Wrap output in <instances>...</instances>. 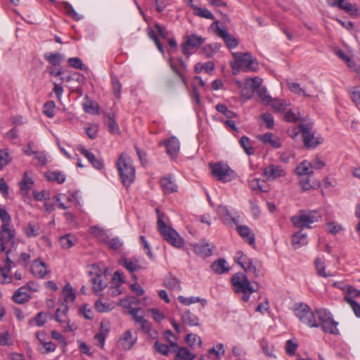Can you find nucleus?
Here are the masks:
<instances>
[{
    "label": "nucleus",
    "mask_w": 360,
    "mask_h": 360,
    "mask_svg": "<svg viewBox=\"0 0 360 360\" xmlns=\"http://www.w3.org/2000/svg\"><path fill=\"white\" fill-rule=\"evenodd\" d=\"M158 217L157 226L158 231L163 238L175 248H181L184 245V239L170 226L167 225L169 219L159 208L155 209Z\"/></svg>",
    "instance_id": "f257e3e1"
},
{
    "label": "nucleus",
    "mask_w": 360,
    "mask_h": 360,
    "mask_svg": "<svg viewBox=\"0 0 360 360\" xmlns=\"http://www.w3.org/2000/svg\"><path fill=\"white\" fill-rule=\"evenodd\" d=\"M117 167L123 185L128 188L135 179L133 160L127 155L122 153L117 161Z\"/></svg>",
    "instance_id": "f03ea898"
},
{
    "label": "nucleus",
    "mask_w": 360,
    "mask_h": 360,
    "mask_svg": "<svg viewBox=\"0 0 360 360\" xmlns=\"http://www.w3.org/2000/svg\"><path fill=\"white\" fill-rule=\"evenodd\" d=\"M321 217L317 210H300L296 215L291 217V222L296 228L311 229V224L319 221Z\"/></svg>",
    "instance_id": "7ed1b4c3"
},
{
    "label": "nucleus",
    "mask_w": 360,
    "mask_h": 360,
    "mask_svg": "<svg viewBox=\"0 0 360 360\" xmlns=\"http://www.w3.org/2000/svg\"><path fill=\"white\" fill-rule=\"evenodd\" d=\"M234 61L231 63V66L233 70V74L240 68H245L248 70L257 71L258 70V64L256 60L249 53L235 52L232 53Z\"/></svg>",
    "instance_id": "20e7f679"
},
{
    "label": "nucleus",
    "mask_w": 360,
    "mask_h": 360,
    "mask_svg": "<svg viewBox=\"0 0 360 360\" xmlns=\"http://www.w3.org/2000/svg\"><path fill=\"white\" fill-rule=\"evenodd\" d=\"M209 166L212 176L219 181L227 183L236 177V172L226 163L217 162L210 163Z\"/></svg>",
    "instance_id": "39448f33"
},
{
    "label": "nucleus",
    "mask_w": 360,
    "mask_h": 360,
    "mask_svg": "<svg viewBox=\"0 0 360 360\" xmlns=\"http://www.w3.org/2000/svg\"><path fill=\"white\" fill-rule=\"evenodd\" d=\"M312 126L311 122H302L299 124V132L302 134L304 145L307 148H314L323 142L321 136H316L312 132Z\"/></svg>",
    "instance_id": "423d86ee"
},
{
    "label": "nucleus",
    "mask_w": 360,
    "mask_h": 360,
    "mask_svg": "<svg viewBox=\"0 0 360 360\" xmlns=\"http://www.w3.org/2000/svg\"><path fill=\"white\" fill-rule=\"evenodd\" d=\"M294 314L303 323L310 328H319V324L317 322L315 314L311 308L304 303H300L295 305Z\"/></svg>",
    "instance_id": "0eeeda50"
},
{
    "label": "nucleus",
    "mask_w": 360,
    "mask_h": 360,
    "mask_svg": "<svg viewBox=\"0 0 360 360\" xmlns=\"http://www.w3.org/2000/svg\"><path fill=\"white\" fill-rule=\"evenodd\" d=\"M235 261L247 272L252 274L255 277L262 275V271L259 269L257 262L253 259L245 256L242 251H238L235 257Z\"/></svg>",
    "instance_id": "6e6552de"
},
{
    "label": "nucleus",
    "mask_w": 360,
    "mask_h": 360,
    "mask_svg": "<svg viewBox=\"0 0 360 360\" xmlns=\"http://www.w3.org/2000/svg\"><path fill=\"white\" fill-rule=\"evenodd\" d=\"M15 231L10 224H2L0 229V252L6 251V246L13 248L15 243Z\"/></svg>",
    "instance_id": "1a4fd4ad"
},
{
    "label": "nucleus",
    "mask_w": 360,
    "mask_h": 360,
    "mask_svg": "<svg viewBox=\"0 0 360 360\" xmlns=\"http://www.w3.org/2000/svg\"><path fill=\"white\" fill-rule=\"evenodd\" d=\"M231 283L237 293H253L255 291L248 277L243 273L235 274L231 278Z\"/></svg>",
    "instance_id": "9d476101"
},
{
    "label": "nucleus",
    "mask_w": 360,
    "mask_h": 360,
    "mask_svg": "<svg viewBox=\"0 0 360 360\" xmlns=\"http://www.w3.org/2000/svg\"><path fill=\"white\" fill-rule=\"evenodd\" d=\"M205 39L201 36L197 34L188 35L184 38V42L181 44L182 53L189 57L191 55V50L198 49L205 42Z\"/></svg>",
    "instance_id": "9b49d317"
},
{
    "label": "nucleus",
    "mask_w": 360,
    "mask_h": 360,
    "mask_svg": "<svg viewBox=\"0 0 360 360\" xmlns=\"http://www.w3.org/2000/svg\"><path fill=\"white\" fill-rule=\"evenodd\" d=\"M155 30H153L150 27H148L147 29L148 35L149 38L151 40H153V41L154 42V44L156 46L157 49H158V51L162 54H164V53H165L164 47H163L162 43L160 42L158 34L163 39H167L169 36V32L165 27L161 26L158 23H156L155 25Z\"/></svg>",
    "instance_id": "f8f14e48"
},
{
    "label": "nucleus",
    "mask_w": 360,
    "mask_h": 360,
    "mask_svg": "<svg viewBox=\"0 0 360 360\" xmlns=\"http://www.w3.org/2000/svg\"><path fill=\"white\" fill-rule=\"evenodd\" d=\"M211 27L214 33L224 40L229 49L237 47L238 45V40L233 35L230 34L226 30L219 27V21L215 20L213 22Z\"/></svg>",
    "instance_id": "ddd939ff"
},
{
    "label": "nucleus",
    "mask_w": 360,
    "mask_h": 360,
    "mask_svg": "<svg viewBox=\"0 0 360 360\" xmlns=\"http://www.w3.org/2000/svg\"><path fill=\"white\" fill-rule=\"evenodd\" d=\"M68 307L64 303H62L61 306L58 307L55 314L56 321L60 323H67L64 330L65 331H73L76 327L74 324L70 323V320L68 317Z\"/></svg>",
    "instance_id": "4468645a"
},
{
    "label": "nucleus",
    "mask_w": 360,
    "mask_h": 360,
    "mask_svg": "<svg viewBox=\"0 0 360 360\" xmlns=\"http://www.w3.org/2000/svg\"><path fill=\"white\" fill-rule=\"evenodd\" d=\"M263 174L268 181H274L285 175V172L281 165L271 164L264 169Z\"/></svg>",
    "instance_id": "2eb2a0df"
},
{
    "label": "nucleus",
    "mask_w": 360,
    "mask_h": 360,
    "mask_svg": "<svg viewBox=\"0 0 360 360\" xmlns=\"http://www.w3.org/2000/svg\"><path fill=\"white\" fill-rule=\"evenodd\" d=\"M170 347L176 354L174 360H193L195 358V355L191 353L188 348L179 347L174 341H170Z\"/></svg>",
    "instance_id": "dca6fc26"
},
{
    "label": "nucleus",
    "mask_w": 360,
    "mask_h": 360,
    "mask_svg": "<svg viewBox=\"0 0 360 360\" xmlns=\"http://www.w3.org/2000/svg\"><path fill=\"white\" fill-rule=\"evenodd\" d=\"M30 271L34 276L39 278H44L48 273L46 264L39 257L34 258L32 260L30 264Z\"/></svg>",
    "instance_id": "f3484780"
},
{
    "label": "nucleus",
    "mask_w": 360,
    "mask_h": 360,
    "mask_svg": "<svg viewBox=\"0 0 360 360\" xmlns=\"http://www.w3.org/2000/svg\"><path fill=\"white\" fill-rule=\"evenodd\" d=\"M134 344L132 331L127 329L120 336L117 342V347L122 350H129L133 347Z\"/></svg>",
    "instance_id": "a211bd4d"
},
{
    "label": "nucleus",
    "mask_w": 360,
    "mask_h": 360,
    "mask_svg": "<svg viewBox=\"0 0 360 360\" xmlns=\"http://www.w3.org/2000/svg\"><path fill=\"white\" fill-rule=\"evenodd\" d=\"M124 282L125 280L124 278L123 274L119 271H115L112 278V283L113 285L108 290L109 295L113 297L120 295L122 293L120 285Z\"/></svg>",
    "instance_id": "6ab92c4d"
},
{
    "label": "nucleus",
    "mask_w": 360,
    "mask_h": 360,
    "mask_svg": "<svg viewBox=\"0 0 360 360\" xmlns=\"http://www.w3.org/2000/svg\"><path fill=\"white\" fill-rule=\"evenodd\" d=\"M173 58H170L169 59V65L173 72L179 77L181 82L184 84L186 89H188V79L186 75L184 74V71L187 70V65L185 62L181 58H178V62L180 65L181 70H179L177 67L174 65L172 62Z\"/></svg>",
    "instance_id": "aec40b11"
},
{
    "label": "nucleus",
    "mask_w": 360,
    "mask_h": 360,
    "mask_svg": "<svg viewBox=\"0 0 360 360\" xmlns=\"http://www.w3.org/2000/svg\"><path fill=\"white\" fill-rule=\"evenodd\" d=\"M257 139L264 144L269 145L274 149L279 148L281 146V139L271 132L257 135Z\"/></svg>",
    "instance_id": "412c9836"
},
{
    "label": "nucleus",
    "mask_w": 360,
    "mask_h": 360,
    "mask_svg": "<svg viewBox=\"0 0 360 360\" xmlns=\"http://www.w3.org/2000/svg\"><path fill=\"white\" fill-rule=\"evenodd\" d=\"M217 213L219 217L225 224H238V219L237 216H234L231 214L227 206L220 205L217 207Z\"/></svg>",
    "instance_id": "4be33fe9"
},
{
    "label": "nucleus",
    "mask_w": 360,
    "mask_h": 360,
    "mask_svg": "<svg viewBox=\"0 0 360 360\" xmlns=\"http://www.w3.org/2000/svg\"><path fill=\"white\" fill-rule=\"evenodd\" d=\"M160 184L165 194H170L177 191V186L171 174L162 177L160 180Z\"/></svg>",
    "instance_id": "5701e85b"
},
{
    "label": "nucleus",
    "mask_w": 360,
    "mask_h": 360,
    "mask_svg": "<svg viewBox=\"0 0 360 360\" xmlns=\"http://www.w3.org/2000/svg\"><path fill=\"white\" fill-rule=\"evenodd\" d=\"M262 79L259 77H252L246 79L245 81V89L247 93L242 92V96L246 99L251 98L253 91H258L261 87Z\"/></svg>",
    "instance_id": "b1692460"
},
{
    "label": "nucleus",
    "mask_w": 360,
    "mask_h": 360,
    "mask_svg": "<svg viewBox=\"0 0 360 360\" xmlns=\"http://www.w3.org/2000/svg\"><path fill=\"white\" fill-rule=\"evenodd\" d=\"M181 319L182 323L190 327L200 326V318L191 312L190 310H186L181 314Z\"/></svg>",
    "instance_id": "393cba45"
},
{
    "label": "nucleus",
    "mask_w": 360,
    "mask_h": 360,
    "mask_svg": "<svg viewBox=\"0 0 360 360\" xmlns=\"http://www.w3.org/2000/svg\"><path fill=\"white\" fill-rule=\"evenodd\" d=\"M213 246L205 240L193 245L194 252L200 257H209L212 255Z\"/></svg>",
    "instance_id": "a878e982"
},
{
    "label": "nucleus",
    "mask_w": 360,
    "mask_h": 360,
    "mask_svg": "<svg viewBox=\"0 0 360 360\" xmlns=\"http://www.w3.org/2000/svg\"><path fill=\"white\" fill-rule=\"evenodd\" d=\"M120 305L124 309V311L131 315L132 319L135 320V297L127 296L120 301Z\"/></svg>",
    "instance_id": "bb28decb"
},
{
    "label": "nucleus",
    "mask_w": 360,
    "mask_h": 360,
    "mask_svg": "<svg viewBox=\"0 0 360 360\" xmlns=\"http://www.w3.org/2000/svg\"><path fill=\"white\" fill-rule=\"evenodd\" d=\"M162 144L165 146L167 153L170 156L175 155L178 153L180 148L179 141L174 136H172L166 141L160 142V145Z\"/></svg>",
    "instance_id": "cd10ccee"
},
{
    "label": "nucleus",
    "mask_w": 360,
    "mask_h": 360,
    "mask_svg": "<svg viewBox=\"0 0 360 360\" xmlns=\"http://www.w3.org/2000/svg\"><path fill=\"white\" fill-rule=\"evenodd\" d=\"M291 243L294 249L306 245L308 243L307 235L302 230H300L292 234Z\"/></svg>",
    "instance_id": "c85d7f7f"
},
{
    "label": "nucleus",
    "mask_w": 360,
    "mask_h": 360,
    "mask_svg": "<svg viewBox=\"0 0 360 360\" xmlns=\"http://www.w3.org/2000/svg\"><path fill=\"white\" fill-rule=\"evenodd\" d=\"M31 298L30 295L27 290L25 286L20 287L13 295V300L18 304H23L30 300Z\"/></svg>",
    "instance_id": "c756f323"
},
{
    "label": "nucleus",
    "mask_w": 360,
    "mask_h": 360,
    "mask_svg": "<svg viewBox=\"0 0 360 360\" xmlns=\"http://www.w3.org/2000/svg\"><path fill=\"white\" fill-rule=\"evenodd\" d=\"M163 285L170 290L180 291L181 290L180 281L171 274L165 278Z\"/></svg>",
    "instance_id": "7c9ffc66"
},
{
    "label": "nucleus",
    "mask_w": 360,
    "mask_h": 360,
    "mask_svg": "<svg viewBox=\"0 0 360 360\" xmlns=\"http://www.w3.org/2000/svg\"><path fill=\"white\" fill-rule=\"evenodd\" d=\"M237 231L238 234L250 245L255 244V235L248 226L238 225Z\"/></svg>",
    "instance_id": "2f4dec72"
},
{
    "label": "nucleus",
    "mask_w": 360,
    "mask_h": 360,
    "mask_svg": "<svg viewBox=\"0 0 360 360\" xmlns=\"http://www.w3.org/2000/svg\"><path fill=\"white\" fill-rule=\"evenodd\" d=\"M24 232L28 238L37 237L40 235L41 229L37 223L30 221L24 228Z\"/></svg>",
    "instance_id": "473e14b6"
},
{
    "label": "nucleus",
    "mask_w": 360,
    "mask_h": 360,
    "mask_svg": "<svg viewBox=\"0 0 360 360\" xmlns=\"http://www.w3.org/2000/svg\"><path fill=\"white\" fill-rule=\"evenodd\" d=\"M45 59L53 66L59 65L65 58V55L60 53L48 52L44 54Z\"/></svg>",
    "instance_id": "72a5a7b5"
},
{
    "label": "nucleus",
    "mask_w": 360,
    "mask_h": 360,
    "mask_svg": "<svg viewBox=\"0 0 360 360\" xmlns=\"http://www.w3.org/2000/svg\"><path fill=\"white\" fill-rule=\"evenodd\" d=\"M103 276L101 274L95 273V276L91 278L92 289L94 292L98 293L106 286V283L103 281Z\"/></svg>",
    "instance_id": "f704fd0d"
},
{
    "label": "nucleus",
    "mask_w": 360,
    "mask_h": 360,
    "mask_svg": "<svg viewBox=\"0 0 360 360\" xmlns=\"http://www.w3.org/2000/svg\"><path fill=\"white\" fill-rule=\"evenodd\" d=\"M338 324V323L331 318L330 320L323 323L322 324H319V327H321L325 333L336 335L339 333V330L337 327Z\"/></svg>",
    "instance_id": "c9c22d12"
},
{
    "label": "nucleus",
    "mask_w": 360,
    "mask_h": 360,
    "mask_svg": "<svg viewBox=\"0 0 360 360\" xmlns=\"http://www.w3.org/2000/svg\"><path fill=\"white\" fill-rule=\"evenodd\" d=\"M259 346L262 352L269 357L276 359V356L274 353V347L272 344L269 342L266 339L262 338L259 341Z\"/></svg>",
    "instance_id": "e433bc0d"
},
{
    "label": "nucleus",
    "mask_w": 360,
    "mask_h": 360,
    "mask_svg": "<svg viewBox=\"0 0 360 360\" xmlns=\"http://www.w3.org/2000/svg\"><path fill=\"white\" fill-rule=\"evenodd\" d=\"M212 270L218 274H222L228 272L229 268L226 266V262L224 259H219L217 261L213 262L211 265Z\"/></svg>",
    "instance_id": "4c0bfd02"
},
{
    "label": "nucleus",
    "mask_w": 360,
    "mask_h": 360,
    "mask_svg": "<svg viewBox=\"0 0 360 360\" xmlns=\"http://www.w3.org/2000/svg\"><path fill=\"white\" fill-rule=\"evenodd\" d=\"M77 240L76 237L71 234H66L60 237L59 243L61 247L64 249H69L74 246Z\"/></svg>",
    "instance_id": "58836bf2"
},
{
    "label": "nucleus",
    "mask_w": 360,
    "mask_h": 360,
    "mask_svg": "<svg viewBox=\"0 0 360 360\" xmlns=\"http://www.w3.org/2000/svg\"><path fill=\"white\" fill-rule=\"evenodd\" d=\"M191 7L194 10V15L205 19L213 20L214 18L212 13L207 8L198 7L194 4H191Z\"/></svg>",
    "instance_id": "ea45409f"
},
{
    "label": "nucleus",
    "mask_w": 360,
    "mask_h": 360,
    "mask_svg": "<svg viewBox=\"0 0 360 360\" xmlns=\"http://www.w3.org/2000/svg\"><path fill=\"white\" fill-rule=\"evenodd\" d=\"M296 172L299 176H306L313 174L309 162L302 161L296 167Z\"/></svg>",
    "instance_id": "a19ab883"
},
{
    "label": "nucleus",
    "mask_w": 360,
    "mask_h": 360,
    "mask_svg": "<svg viewBox=\"0 0 360 360\" xmlns=\"http://www.w3.org/2000/svg\"><path fill=\"white\" fill-rule=\"evenodd\" d=\"M103 243L112 250H118L122 246V242L117 237H112L110 234H108V239L103 240Z\"/></svg>",
    "instance_id": "79ce46f5"
},
{
    "label": "nucleus",
    "mask_w": 360,
    "mask_h": 360,
    "mask_svg": "<svg viewBox=\"0 0 360 360\" xmlns=\"http://www.w3.org/2000/svg\"><path fill=\"white\" fill-rule=\"evenodd\" d=\"M11 266L8 265L0 266V282L3 284L12 282V276H9Z\"/></svg>",
    "instance_id": "37998d69"
},
{
    "label": "nucleus",
    "mask_w": 360,
    "mask_h": 360,
    "mask_svg": "<svg viewBox=\"0 0 360 360\" xmlns=\"http://www.w3.org/2000/svg\"><path fill=\"white\" fill-rule=\"evenodd\" d=\"M271 105L272 108L277 112H284L287 110L288 106L290 103L285 100L281 99H272L271 101Z\"/></svg>",
    "instance_id": "c03bdc74"
},
{
    "label": "nucleus",
    "mask_w": 360,
    "mask_h": 360,
    "mask_svg": "<svg viewBox=\"0 0 360 360\" xmlns=\"http://www.w3.org/2000/svg\"><path fill=\"white\" fill-rule=\"evenodd\" d=\"M314 264L316 266L317 274L319 276L327 278V277L333 276V274L330 272H328V273L326 272L325 264L320 259H319V258L316 259V260L314 261Z\"/></svg>",
    "instance_id": "a18cd8bd"
},
{
    "label": "nucleus",
    "mask_w": 360,
    "mask_h": 360,
    "mask_svg": "<svg viewBox=\"0 0 360 360\" xmlns=\"http://www.w3.org/2000/svg\"><path fill=\"white\" fill-rule=\"evenodd\" d=\"M49 181L63 184L65 180V175L60 172H49L46 174Z\"/></svg>",
    "instance_id": "49530a36"
},
{
    "label": "nucleus",
    "mask_w": 360,
    "mask_h": 360,
    "mask_svg": "<svg viewBox=\"0 0 360 360\" xmlns=\"http://www.w3.org/2000/svg\"><path fill=\"white\" fill-rule=\"evenodd\" d=\"M90 233L96 237L101 242L108 239V232L97 226H92L90 228Z\"/></svg>",
    "instance_id": "de8ad7c7"
},
{
    "label": "nucleus",
    "mask_w": 360,
    "mask_h": 360,
    "mask_svg": "<svg viewBox=\"0 0 360 360\" xmlns=\"http://www.w3.org/2000/svg\"><path fill=\"white\" fill-rule=\"evenodd\" d=\"M216 110L223 114L228 120L233 119L236 117V113L229 110L226 105L219 103L215 106Z\"/></svg>",
    "instance_id": "09e8293b"
},
{
    "label": "nucleus",
    "mask_w": 360,
    "mask_h": 360,
    "mask_svg": "<svg viewBox=\"0 0 360 360\" xmlns=\"http://www.w3.org/2000/svg\"><path fill=\"white\" fill-rule=\"evenodd\" d=\"M185 341L191 347H193L196 345H198L200 347L202 345L201 338L198 335L194 333L187 334L185 338Z\"/></svg>",
    "instance_id": "8fccbe9b"
},
{
    "label": "nucleus",
    "mask_w": 360,
    "mask_h": 360,
    "mask_svg": "<svg viewBox=\"0 0 360 360\" xmlns=\"http://www.w3.org/2000/svg\"><path fill=\"white\" fill-rule=\"evenodd\" d=\"M143 293H144V290L140 285H139L136 283V307H138V305H140V304L148 305L150 304V300L148 297H145L143 299L138 298V297L142 296L143 295Z\"/></svg>",
    "instance_id": "3c124183"
},
{
    "label": "nucleus",
    "mask_w": 360,
    "mask_h": 360,
    "mask_svg": "<svg viewBox=\"0 0 360 360\" xmlns=\"http://www.w3.org/2000/svg\"><path fill=\"white\" fill-rule=\"evenodd\" d=\"M63 8L65 13L75 20H79L82 16L75 11L74 8L68 2H63Z\"/></svg>",
    "instance_id": "603ef678"
},
{
    "label": "nucleus",
    "mask_w": 360,
    "mask_h": 360,
    "mask_svg": "<svg viewBox=\"0 0 360 360\" xmlns=\"http://www.w3.org/2000/svg\"><path fill=\"white\" fill-rule=\"evenodd\" d=\"M340 9L345 11L346 12L352 14V15H360V12L356 4H352L349 2L342 3L341 5L339 6Z\"/></svg>",
    "instance_id": "864d4df0"
},
{
    "label": "nucleus",
    "mask_w": 360,
    "mask_h": 360,
    "mask_svg": "<svg viewBox=\"0 0 360 360\" xmlns=\"http://www.w3.org/2000/svg\"><path fill=\"white\" fill-rule=\"evenodd\" d=\"M360 296V290L356 289L352 285L346 287L345 295L344 300L347 303L348 300H354L353 298Z\"/></svg>",
    "instance_id": "5fc2aeb1"
},
{
    "label": "nucleus",
    "mask_w": 360,
    "mask_h": 360,
    "mask_svg": "<svg viewBox=\"0 0 360 360\" xmlns=\"http://www.w3.org/2000/svg\"><path fill=\"white\" fill-rule=\"evenodd\" d=\"M315 312L319 317V324H322L333 318L330 312L326 309H317Z\"/></svg>",
    "instance_id": "6e6d98bb"
},
{
    "label": "nucleus",
    "mask_w": 360,
    "mask_h": 360,
    "mask_svg": "<svg viewBox=\"0 0 360 360\" xmlns=\"http://www.w3.org/2000/svg\"><path fill=\"white\" fill-rule=\"evenodd\" d=\"M119 263L125 267V269L131 274L132 278H135V264L126 257H122Z\"/></svg>",
    "instance_id": "4d7b16f0"
},
{
    "label": "nucleus",
    "mask_w": 360,
    "mask_h": 360,
    "mask_svg": "<svg viewBox=\"0 0 360 360\" xmlns=\"http://www.w3.org/2000/svg\"><path fill=\"white\" fill-rule=\"evenodd\" d=\"M141 248L143 250L145 254L150 259H153V255L151 251V248L148 241L143 236L139 237Z\"/></svg>",
    "instance_id": "13d9d810"
},
{
    "label": "nucleus",
    "mask_w": 360,
    "mask_h": 360,
    "mask_svg": "<svg viewBox=\"0 0 360 360\" xmlns=\"http://www.w3.org/2000/svg\"><path fill=\"white\" fill-rule=\"evenodd\" d=\"M264 184V181H261L259 179L257 178H254L249 181V186L252 191L266 192L267 190L263 188Z\"/></svg>",
    "instance_id": "bf43d9fd"
},
{
    "label": "nucleus",
    "mask_w": 360,
    "mask_h": 360,
    "mask_svg": "<svg viewBox=\"0 0 360 360\" xmlns=\"http://www.w3.org/2000/svg\"><path fill=\"white\" fill-rule=\"evenodd\" d=\"M240 145L248 155H252L254 151L251 146V141L248 137L245 136H242L240 140Z\"/></svg>",
    "instance_id": "052dcab7"
},
{
    "label": "nucleus",
    "mask_w": 360,
    "mask_h": 360,
    "mask_svg": "<svg viewBox=\"0 0 360 360\" xmlns=\"http://www.w3.org/2000/svg\"><path fill=\"white\" fill-rule=\"evenodd\" d=\"M33 183V181L27 176V173L25 172L24 174V178L22 181L20 183V189L24 195L27 194L28 191Z\"/></svg>",
    "instance_id": "680f3d73"
},
{
    "label": "nucleus",
    "mask_w": 360,
    "mask_h": 360,
    "mask_svg": "<svg viewBox=\"0 0 360 360\" xmlns=\"http://www.w3.org/2000/svg\"><path fill=\"white\" fill-rule=\"evenodd\" d=\"M288 86L289 89L292 93L298 95H303L304 96H309V95L305 92V91L300 87V85L298 83L288 82Z\"/></svg>",
    "instance_id": "e2e57ef3"
},
{
    "label": "nucleus",
    "mask_w": 360,
    "mask_h": 360,
    "mask_svg": "<svg viewBox=\"0 0 360 360\" xmlns=\"http://www.w3.org/2000/svg\"><path fill=\"white\" fill-rule=\"evenodd\" d=\"M83 108L86 112L90 114H97L98 111V105L92 101H87L83 103Z\"/></svg>",
    "instance_id": "0e129e2a"
},
{
    "label": "nucleus",
    "mask_w": 360,
    "mask_h": 360,
    "mask_svg": "<svg viewBox=\"0 0 360 360\" xmlns=\"http://www.w3.org/2000/svg\"><path fill=\"white\" fill-rule=\"evenodd\" d=\"M55 103L52 101L44 103L43 112L49 117H53L55 115Z\"/></svg>",
    "instance_id": "69168bd1"
},
{
    "label": "nucleus",
    "mask_w": 360,
    "mask_h": 360,
    "mask_svg": "<svg viewBox=\"0 0 360 360\" xmlns=\"http://www.w3.org/2000/svg\"><path fill=\"white\" fill-rule=\"evenodd\" d=\"M65 292L64 302H73L75 300V294L72 291V288L70 284H67L63 287Z\"/></svg>",
    "instance_id": "338daca9"
},
{
    "label": "nucleus",
    "mask_w": 360,
    "mask_h": 360,
    "mask_svg": "<svg viewBox=\"0 0 360 360\" xmlns=\"http://www.w3.org/2000/svg\"><path fill=\"white\" fill-rule=\"evenodd\" d=\"M95 309L97 311L100 313H104L110 311L112 309V307L110 304L107 302H103L101 300H97L95 302Z\"/></svg>",
    "instance_id": "774afa93"
}]
</instances>
